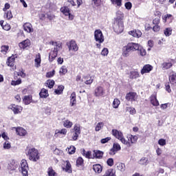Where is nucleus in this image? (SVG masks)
Here are the masks:
<instances>
[{
  "label": "nucleus",
  "instance_id": "58",
  "mask_svg": "<svg viewBox=\"0 0 176 176\" xmlns=\"http://www.w3.org/2000/svg\"><path fill=\"white\" fill-rule=\"evenodd\" d=\"M56 72L53 70L52 72H49L47 73L46 76L47 78H52V76H54V74Z\"/></svg>",
  "mask_w": 176,
  "mask_h": 176
},
{
  "label": "nucleus",
  "instance_id": "53",
  "mask_svg": "<svg viewBox=\"0 0 176 176\" xmlns=\"http://www.w3.org/2000/svg\"><path fill=\"white\" fill-rule=\"evenodd\" d=\"M165 89L168 93H171V87L170 86V82H166L165 84Z\"/></svg>",
  "mask_w": 176,
  "mask_h": 176
},
{
  "label": "nucleus",
  "instance_id": "50",
  "mask_svg": "<svg viewBox=\"0 0 176 176\" xmlns=\"http://www.w3.org/2000/svg\"><path fill=\"white\" fill-rule=\"evenodd\" d=\"M82 164H83V158L80 157L76 160V166L79 167V166H82Z\"/></svg>",
  "mask_w": 176,
  "mask_h": 176
},
{
  "label": "nucleus",
  "instance_id": "44",
  "mask_svg": "<svg viewBox=\"0 0 176 176\" xmlns=\"http://www.w3.org/2000/svg\"><path fill=\"white\" fill-rule=\"evenodd\" d=\"M109 173L107 176H116V172L112 168H109L106 171V174Z\"/></svg>",
  "mask_w": 176,
  "mask_h": 176
},
{
  "label": "nucleus",
  "instance_id": "20",
  "mask_svg": "<svg viewBox=\"0 0 176 176\" xmlns=\"http://www.w3.org/2000/svg\"><path fill=\"white\" fill-rule=\"evenodd\" d=\"M76 105V94L73 92L70 96V107Z\"/></svg>",
  "mask_w": 176,
  "mask_h": 176
},
{
  "label": "nucleus",
  "instance_id": "14",
  "mask_svg": "<svg viewBox=\"0 0 176 176\" xmlns=\"http://www.w3.org/2000/svg\"><path fill=\"white\" fill-rule=\"evenodd\" d=\"M17 167H19V162L12 160L10 164H8L7 168L9 171H14Z\"/></svg>",
  "mask_w": 176,
  "mask_h": 176
},
{
  "label": "nucleus",
  "instance_id": "31",
  "mask_svg": "<svg viewBox=\"0 0 176 176\" xmlns=\"http://www.w3.org/2000/svg\"><path fill=\"white\" fill-rule=\"evenodd\" d=\"M117 17L115 19V21H123V12L122 11H118L116 13Z\"/></svg>",
  "mask_w": 176,
  "mask_h": 176
},
{
  "label": "nucleus",
  "instance_id": "34",
  "mask_svg": "<svg viewBox=\"0 0 176 176\" xmlns=\"http://www.w3.org/2000/svg\"><path fill=\"white\" fill-rule=\"evenodd\" d=\"M68 72V69H67V67L65 66H62L61 68L59 70V74L60 76H63L65 75Z\"/></svg>",
  "mask_w": 176,
  "mask_h": 176
},
{
  "label": "nucleus",
  "instance_id": "11",
  "mask_svg": "<svg viewBox=\"0 0 176 176\" xmlns=\"http://www.w3.org/2000/svg\"><path fill=\"white\" fill-rule=\"evenodd\" d=\"M138 98V95H137V93L135 92H129L128 94H126V100H127V101H137V98Z\"/></svg>",
  "mask_w": 176,
  "mask_h": 176
},
{
  "label": "nucleus",
  "instance_id": "6",
  "mask_svg": "<svg viewBox=\"0 0 176 176\" xmlns=\"http://www.w3.org/2000/svg\"><path fill=\"white\" fill-rule=\"evenodd\" d=\"M94 38L96 42H98V43H104V34H102V32L101 31V30H95Z\"/></svg>",
  "mask_w": 176,
  "mask_h": 176
},
{
  "label": "nucleus",
  "instance_id": "62",
  "mask_svg": "<svg viewBox=\"0 0 176 176\" xmlns=\"http://www.w3.org/2000/svg\"><path fill=\"white\" fill-rule=\"evenodd\" d=\"M13 17V15L12 14V11H8L6 13V18L8 20H10Z\"/></svg>",
  "mask_w": 176,
  "mask_h": 176
},
{
  "label": "nucleus",
  "instance_id": "60",
  "mask_svg": "<svg viewBox=\"0 0 176 176\" xmlns=\"http://www.w3.org/2000/svg\"><path fill=\"white\" fill-rule=\"evenodd\" d=\"M159 145H161V146H164L166 145V140L164 139H160L158 141Z\"/></svg>",
  "mask_w": 176,
  "mask_h": 176
},
{
  "label": "nucleus",
  "instance_id": "13",
  "mask_svg": "<svg viewBox=\"0 0 176 176\" xmlns=\"http://www.w3.org/2000/svg\"><path fill=\"white\" fill-rule=\"evenodd\" d=\"M122 149V147H120V144L118 143H114L113 144L112 148H111L109 155H116V152H119Z\"/></svg>",
  "mask_w": 176,
  "mask_h": 176
},
{
  "label": "nucleus",
  "instance_id": "2",
  "mask_svg": "<svg viewBox=\"0 0 176 176\" xmlns=\"http://www.w3.org/2000/svg\"><path fill=\"white\" fill-rule=\"evenodd\" d=\"M138 49V43H129L126 45L122 47L123 57H129L132 52H137Z\"/></svg>",
  "mask_w": 176,
  "mask_h": 176
},
{
  "label": "nucleus",
  "instance_id": "5",
  "mask_svg": "<svg viewBox=\"0 0 176 176\" xmlns=\"http://www.w3.org/2000/svg\"><path fill=\"white\" fill-rule=\"evenodd\" d=\"M113 28L116 34H122L124 30L123 21H114Z\"/></svg>",
  "mask_w": 176,
  "mask_h": 176
},
{
  "label": "nucleus",
  "instance_id": "52",
  "mask_svg": "<svg viewBox=\"0 0 176 176\" xmlns=\"http://www.w3.org/2000/svg\"><path fill=\"white\" fill-rule=\"evenodd\" d=\"M21 79H18L16 80H12L11 82V85L12 86H17V85H21Z\"/></svg>",
  "mask_w": 176,
  "mask_h": 176
},
{
  "label": "nucleus",
  "instance_id": "7",
  "mask_svg": "<svg viewBox=\"0 0 176 176\" xmlns=\"http://www.w3.org/2000/svg\"><path fill=\"white\" fill-rule=\"evenodd\" d=\"M67 46L69 49V52H78V50H79V47L75 40H71L67 43Z\"/></svg>",
  "mask_w": 176,
  "mask_h": 176
},
{
  "label": "nucleus",
  "instance_id": "26",
  "mask_svg": "<svg viewBox=\"0 0 176 176\" xmlns=\"http://www.w3.org/2000/svg\"><path fill=\"white\" fill-rule=\"evenodd\" d=\"M169 82L170 85L176 86V73H173L169 76Z\"/></svg>",
  "mask_w": 176,
  "mask_h": 176
},
{
  "label": "nucleus",
  "instance_id": "56",
  "mask_svg": "<svg viewBox=\"0 0 176 176\" xmlns=\"http://www.w3.org/2000/svg\"><path fill=\"white\" fill-rule=\"evenodd\" d=\"M111 141V137L103 138L100 140L101 144H107V142Z\"/></svg>",
  "mask_w": 176,
  "mask_h": 176
},
{
  "label": "nucleus",
  "instance_id": "63",
  "mask_svg": "<svg viewBox=\"0 0 176 176\" xmlns=\"http://www.w3.org/2000/svg\"><path fill=\"white\" fill-rule=\"evenodd\" d=\"M3 148L4 149H10V143H9V142H6L3 144Z\"/></svg>",
  "mask_w": 176,
  "mask_h": 176
},
{
  "label": "nucleus",
  "instance_id": "39",
  "mask_svg": "<svg viewBox=\"0 0 176 176\" xmlns=\"http://www.w3.org/2000/svg\"><path fill=\"white\" fill-rule=\"evenodd\" d=\"M47 175L48 176H57V173L56 171H54V170H53V168L52 167L48 168Z\"/></svg>",
  "mask_w": 176,
  "mask_h": 176
},
{
  "label": "nucleus",
  "instance_id": "45",
  "mask_svg": "<svg viewBox=\"0 0 176 176\" xmlns=\"http://www.w3.org/2000/svg\"><path fill=\"white\" fill-rule=\"evenodd\" d=\"M8 50H9V46L8 45L1 46V52L3 53V54H6V53H8Z\"/></svg>",
  "mask_w": 176,
  "mask_h": 176
},
{
  "label": "nucleus",
  "instance_id": "8",
  "mask_svg": "<svg viewBox=\"0 0 176 176\" xmlns=\"http://www.w3.org/2000/svg\"><path fill=\"white\" fill-rule=\"evenodd\" d=\"M105 94H107V92L104 87L98 86L95 89V97H105Z\"/></svg>",
  "mask_w": 176,
  "mask_h": 176
},
{
  "label": "nucleus",
  "instance_id": "4",
  "mask_svg": "<svg viewBox=\"0 0 176 176\" xmlns=\"http://www.w3.org/2000/svg\"><path fill=\"white\" fill-rule=\"evenodd\" d=\"M26 155L28 156L30 160H32V162H36L39 160V153L35 148H32L28 150Z\"/></svg>",
  "mask_w": 176,
  "mask_h": 176
},
{
  "label": "nucleus",
  "instance_id": "27",
  "mask_svg": "<svg viewBox=\"0 0 176 176\" xmlns=\"http://www.w3.org/2000/svg\"><path fill=\"white\" fill-rule=\"evenodd\" d=\"M138 52H139V54L140 56H146V51L145 50V49H144V47H142V46L140 45V44H138V49H137Z\"/></svg>",
  "mask_w": 176,
  "mask_h": 176
},
{
  "label": "nucleus",
  "instance_id": "59",
  "mask_svg": "<svg viewBox=\"0 0 176 176\" xmlns=\"http://www.w3.org/2000/svg\"><path fill=\"white\" fill-rule=\"evenodd\" d=\"M107 163L110 167H112V166H113V159L109 158L107 161Z\"/></svg>",
  "mask_w": 176,
  "mask_h": 176
},
{
  "label": "nucleus",
  "instance_id": "29",
  "mask_svg": "<svg viewBox=\"0 0 176 176\" xmlns=\"http://www.w3.org/2000/svg\"><path fill=\"white\" fill-rule=\"evenodd\" d=\"M23 101L25 105H30V104H31V101H32V96H26L23 99Z\"/></svg>",
  "mask_w": 176,
  "mask_h": 176
},
{
  "label": "nucleus",
  "instance_id": "55",
  "mask_svg": "<svg viewBox=\"0 0 176 176\" xmlns=\"http://www.w3.org/2000/svg\"><path fill=\"white\" fill-rule=\"evenodd\" d=\"M140 164H148V158L143 157L140 160Z\"/></svg>",
  "mask_w": 176,
  "mask_h": 176
},
{
  "label": "nucleus",
  "instance_id": "37",
  "mask_svg": "<svg viewBox=\"0 0 176 176\" xmlns=\"http://www.w3.org/2000/svg\"><path fill=\"white\" fill-rule=\"evenodd\" d=\"M35 63H36V67L37 68H39L41 66V54H38L36 55V58L34 60Z\"/></svg>",
  "mask_w": 176,
  "mask_h": 176
},
{
  "label": "nucleus",
  "instance_id": "64",
  "mask_svg": "<svg viewBox=\"0 0 176 176\" xmlns=\"http://www.w3.org/2000/svg\"><path fill=\"white\" fill-rule=\"evenodd\" d=\"M54 155H62L63 154V151L58 149V148H55L54 151Z\"/></svg>",
  "mask_w": 176,
  "mask_h": 176
},
{
  "label": "nucleus",
  "instance_id": "3",
  "mask_svg": "<svg viewBox=\"0 0 176 176\" xmlns=\"http://www.w3.org/2000/svg\"><path fill=\"white\" fill-rule=\"evenodd\" d=\"M111 134L116 138H118V140H120L121 142L124 144V145H126L128 148H130V146H131V144H130V142H127V140H126V139L123 137V133H122V131H118L117 129H113L111 131Z\"/></svg>",
  "mask_w": 176,
  "mask_h": 176
},
{
  "label": "nucleus",
  "instance_id": "40",
  "mask_svg": "<svg viewBox=\"0 0 176 176\" xmlns=\"http://www.w3.org/2000/svg\"><path fill=\"white\" fill-rule=\"evenodd\" d=\"M104 128V122H98L95 128V131H100Z\"/></svg>",
  "mask_w": 176,
  "mask_h": 176
},
{
  "label": "nucleus",
  "instance_id": "22",
  "mask_svg": "<svg viewBox=\"0 0 176 176\" xmlns=\"http://www.w3.org/2000/svg\"><path fill=\"white\" fill-rule=\"evenodd\" d=\"M16 134L18 135H21V137H24L27 134V131L25 129L21 128V127H18L16 129Z\"/></svg>",
  "mask_w": 176,
  "mask_h": 176
},
{
  "label": "nucleus",
  "instance_id": "12",
  "mask_svg": "<svg viewBox=\"0 0 176 176\" xmlns=\"http://www.w3.org/2000/svg\"><path fill=\"white\" fill-rule=\"evenodd\" d=\"M9 109H12L15 115L20 113L23 111V107L21 106L11 104L9 106Z\"/></svg>",
  "mask_w": 176,
  "mask_h": 176
},
{
  "label": "nucleus",
  "instance_id": "18",
  "mask_svg": "<svg viewBox=\"0 0 176 176\" xmlns=\"http://www.w3.org/2000/svg\"><path fill=\"white\" fill-rule=\"evenodd\" d=\"M153 68V67L151 65H144L141 70L142 75H144V74H148V72H151V71H152Z\"/></svg>",
  "mask_w": 176,
  "mask_h": 176
},
{
  "label": "nucleus",
  "instance_id": "25",
  "mask_svg": "<svg viewBox=\"0 0 176 176\" xmlns=\"http://www.w3.org/2000/svg\"><path fill=\"white\" fill-rule=\"evenodd\" d=\"M39 96L41 98H47L49 97V93L47 92V89H42L41 92L39 93Z\"/></svg>",
  "mask_w": 176,
  "mask_h": 176
},
{
  "label": "nucleus",
  "instance_id": "46",
  "mask_svg": "<svg viewBox=\"0 0 176 176\" xmlns=\"http://www.w3.org/2000/svg\"><path fill=\"white\" fill-rule=\"evenodd\" d=\"M119 105H120V100L118 98L114 99L113 102V107L116 109L118 108Z\"/></svg>",
  "mask_w": 176,
  "mask_h": 176
},
{
  "label": "nucleus",
  "instance_id": "15",
  "mask_svg": "<svg viewBox=\"0 0 176 176\" xmlns=\"http://www.w3.org/2000/svg\"><path fill=\"white\" fill-rule=\"evenodd\" d=\"M30 46H31V41H30V39L23 41L19 44L20 49H27V47H30Z\"/></svg>",
  "mask_w": 176,
  "mask_h": 176
},
{
  "label": "nucleus",
  "instance_id": "28",
  "mask_svg": "<svg viewBox=\"0 0 176 176\" xmlns=\"http://www.w3.org/2000/svg\"><path fill=\"white\" fill-rule=\"evenodd\" d=\"M140 77V74L137 71H132L129 73L130 79H137Z\"/></svg>",
  "mask_w": 176,
  "mask_h": 176
},
{
  "label": "nucleus",
  "instance_id": "17",
  "mask_svg": "<svg viewBox=\"0 0 176 176\" xmlns=\"http://www.w3.org/2000/svg\"><path fill=\"white\" fill-rule=\"evenodd\" d=\"M23 30L26 32H34V29L32 28V25L30 23H24L23 26Z\"/></svg>",
  "mask_w": 176,
  "mask_h": 176
},
{
  "label": "nucleus",
  "instance_id": "33",
  "mask_svg": "<svg viewBox=\"0 0 176 176\" xmlns=\"http://www.w3.org/2000/svg\"><path fill=\"white\" fill-rule=\"evenodd\" d=\"M73 125L74 124L72 123V122L69 121V120H66L63 121V126L64 127H66V129H71Z\"/></svg>",
  "mask_w": 176,
  "mask_h": 176
},
{
  "label": "nucleus",
  "instance_id": "19",
  "mask_svg": "<svg viewBox=\"0 0 176 176\" xmlns=\"http://www.w3.org/2000/svg\"><path fill=\"white\" fill-rule=\"evenodd\" d=\"M129 35H132L134 38H140V36L142 35V32H141V30H132L129 32Z\"/></svg>",
  "mask_w": 176,
  "mask_h": 176
},
{
  "label": "nucleus",
  "instance_id": "23",
  "mask_svg": "<svg viewBox=\"0 0 176 176\" xmlns=\"http://www.w3.org/2000/svg\"><path fill=\"white\" fill-rule=\"evenodd\" d=\"M173 67V63L171 62H164L162 64V68L163 71H166V69H170Z\"/></svg>",
  "mask_w": 176,
  "mask_h": 176
},
{
  "label": "nucleus",
  "instance_id": "51",
  "mask_svg": "<svg viewBox=\"0 0 176 176\" xmlns=\"http://www.w3.org/2000/svg\"><path fill=\"white\" fill-rule=\"evenodd\" d=\"M138 140V137L135 135H131V144H135L137 142V140Z\"/></svg>",
  "mask_w": 176,
  "mask_h": 176
},
{
  "label": "nucleus",
  "instance_id": "48",
  "mask_svg": "<svg viewBox=\"0 0 176 176\" xmlns=\"http://www.w3.org/2000/svg\"><path fill=\"white\" fill-rule=\"evenodd\" d=\"M54 80H47V85L49 87V89H53V87L54 86Z\"/></svg>",
  "mask_w": 176,
  "mask_h": 176
},
{
  "label": "nucleus",
  "instance_id": "35",
  "mask_svg": "<svg viewBox=\"0 0 176 176\" xmlns=\"http://www.w3.org/2000/svg\"><path fill=\"white\" fill-rule=\"evenodd\" d=\"M7 65L8 67H13V65H14V57L10 56L8 58Z\"/></svg>",
  "mask_w": 176,
  "mask_h": 176
},
{
  "label": "nucleus",
  "instance_id": "16",
  "mask_svg": "<svg viewBox=\"0 0 176 176\" xmlns=\"http://www.w3.org/2000/svg\"><path fill=\"white\" fill-rule=\"evenodd\" d=\"M61 135H67V130L65 129H56L55 131V134H54V137L56 138H61Z\"/></svg>",
  "mask_w": 176,
  "mask_h": 176
},
{
  "label": "nucleus",
  "instance_id": "54",
  "mask_svg": "<svg viewBox=\"0 0 176 176\" xmlns=\"http://www.w3.org/2000/svg\"><path fill=\"white\" fill-rule=\"evenodd\" d=\"M125 8L126 9H127V10H131V8H133V4L131 3V2L128 1L125 3Z\"/></svg>",
  "mask_w": 176,
  "mask_h": 176
},
{
  "label": "nucleus",
  "instance_id": "42",
  "mask_svg": "<svg viewBox=\"0 0 176 176\" xmlns=\"http://www.w3.org/2000/svg\"><path fill=\"white\" fill-rule=\"evenodd\" d=\"M74 133L80 134V125L79 124H75L74 127Z\"/></svg>",
  "mask_w": 176,
  "mask_h": 176
},
{
  "label": "nucleus",
  "instance_id": "61",
  "mask_svg": "<svg viewBox=\"0 0 176 176\" xmlns=\"http://www.w3.org/2000/svg\"><path fill=\"white\" fill-rule=\"evenodd\" d=\"M153 31L154 32H158V31H160V26L159 25H155L153 28Z\"/></svg>",
  "mask_w": 176,
  "mask_h": 176
},
{
  "label": "nucleus",
  "instance_id": "21",
  "mask_svg": "<svg viewBox=\"0 0 176 176\" xmlns=\"http://www.w3.org/2000/svg\"><path fill=\"white\" fill-rule=\"evenodd\" d=\"M150 101L154 107H159V100L156 98V95H153L150 97Z\"/></svg>",
  "mask_w": 176,
  "mask_h": 176
},
{
  "label": "nucleus",
  "instance_id": "9",
  "mask_svg": "<svg viewBox=\"0 0 176 176\" xmlns=\"http://www.w3.org/2000/svg\"><path fill=\"white\" fill-rule=\"evenodd\" d=\"M28 168L27 160H23L21 163V170L23 176H28Z\"/></svg>",
  "mask_w": 176,
  "mask_h": 176
},
{
  "label": "nucleus",
  "instance_id": "24",
  "mask_svg": "<svg viewBox=\"0 0 176 176\" xmlns=\"http://www.w3.org/2000/svg\"><path fill=\"white\" fill-rule=\"evenodd\" d=\"M93 170L95 171V173L100 174L102 172V166H101V165L99 164H95L93 166Z\"/></svg>",
  "mask_w": 176,
  "mask_h": 176
},
{
  "label": "nucleus",
  "instance_id": "57",
  "mask_svg": "<svg viewBox=\"0 0 176 176\" xmlns=\"http://www.w3.org/2000/svg\"><path fill=\"white\" fill-rule=\"evenodd\" d=\"M108 53H109L108 48H104L101 52V55L102 56H108Z\"/></svg>",
  "mask_w": 176,
  "mask_h": 176
},
{
  "label": "nucleus",
  "instance_id": "38",
  "mask_svg": "<svg viewBox=\"0 0 176 176\" xmlns=\"http://www.w3.org/2000/svg\"><path fill=\"white\" fill-rule=\"evenodd\" d=\"M112 5L120 8L122 6V0H110Z\"/></svg>",
  "mask_w": 176,
  "mask_h": 176
},
{
  "label": "nucleus",
  "instance_id": "30",
  "mask_svg": "<svg viewBox=\"0 0 176 176\" xmlns=\"http://www.w3.org/2000/svg\"><path fill=\"white\" fill-rule=\"evenodd\" d=\"M66 166L65 168H63V170L66 173H72V169L71 168V163H69V161H66Z\"/></svg>",
  "mask_w": 176,
  "mask_h": 176
},
{
  "label": "nucleus",
  "instance_id": "47",
  "mask_svg": "<svg viewBox=\"0 0 176 176\" xmlns=\"http://www.w3.org/2000/svg\"><path fill=\"white\" fill-rule=\"evenodd\" d=\"M172 32H173V29H171V28H168L164 30V35H166V36H170Z\"/></svg>",
  "mask_w": 176,
  "mask_h": 176
},
{
  "label": "nucleus",
  "instance_id": "36",
  "mask_svg": "<svg viewBox=\"0 0 176 176\" xmlns=\"http://www.w3.org/2000/svg\"><path fill=\"white\" fill-rule=\"evenodd\" d=\"M66 151L68 152L69 155H74L76 151V148L75 146H71L70 147H67Z\"/></svg>",
  "mask_w": 176,
  "mask_h": 176
},
{
  "label": "nucleus",
  "instance_id": "41",
  "mask_svg": "<svg viewBox=\"0 0 176 176\" xmlns=\"http://www.w3.org/2000/svg\"><path fill=\"white\" fill-rule=\"evenodd\" d=\"M117 168L120 171H124V170H126V165L123 163H118Z\"/></svg>",
  "mask_w": 176,
  "mask_h": 176
},
{
  "label": "nucleus",
  "instance_id": "32",
  "mask_svg": "<svg viewBox=\"0 0 176 176\" xmlns=\"http://www.w3.org/2000/svg\"><path fill=\"white\" fill-rule=\"evenodd\" d=\"M94 157H96V159H101L102 156H104V153H102V151H94Z\"/></svg>",
  "mask_w": 176,
  "mask_h": 176
},
{
  "label": "nucleus",
  "instance_id": "10",
  "mask_svg": "<svg viewBox=\"0 0 176 176\" xmlns=\"http://www.w3.org/2000/svg\"><path fill=\"white\" fill-rule=\"evenodd\" d=\"M60 12L65 16H68L69 20H74V16L72 14H71V12H70L69 8L67 6L62 7L60 8Z\"/></svg>",
  "mask_w": 176,
  "mask_h": 176
},
{
  "label": "nucleus",
  "instance_id": "1",
  "mask_svg": "<svg viewBox=\"0 0 176 176\" xmlns=\"http://www.w3.org/2000/svg\"><path fill=\"white\" fill-rule=\"evenodd\" d=\"M51 45L54 46V48H52L49 54V61L50 63H52V61H54L56 60V57H57V54L58 53V50H61V43L52 41Z\"/></svg>",
  "mask_w": 176,
  "mask_h": 176
},
{
  "label": "nucleus",
  "instance_id": "43",
  "mask_svg": "<svg viewBox=\"0 0 176 176\" xmlns=\"http://www.w3.org/2000/svg\"><path fill=\"white\" fill-rule=\"evenodd\" d=\"M109 173L107 176H116V172L112 168H109L106 171V174Z\"/></svg>",
  "mask_w": 176,
  "mask_h": 176
},
{
  "label": "nucleus",
  "instance_id": "49",
  "mask_svg": "<svg viewBox=\"0 0 176 176\" xmlns=\"http://www.w3.org/2000/svg\"><path fill=\"white\" fill-rule=\"evenodd\" d=\"M167 20H169V23H171V21H173V20H174V17L173 16V15H171L170 14H167L165 16V21H167Z\"/></svg>",
  "mask_w": 176,
  "mask_h": 176
}]
</instances>
